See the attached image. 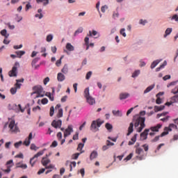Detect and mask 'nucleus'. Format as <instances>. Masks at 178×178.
Listing matches in <instances>:
<instances>
[{"instance_id": "15", "label": "nucleus", "mask_w": 178, "mask_h": 178, "mask_svg": "<svg viewBox=\"0 0 178 178\" xmlns=\"http://www.w3.org/2000/svg\"><path fill=\"white\" fill-rule=\"evenodd\" d=\"M51 163V160H49L48 158L47 157H42V161H41V163L43 166H47L48 163Z\"/></svg>"}, {"instance_id": "19", "label": "nucleus", "mask_w": 178, "mask_h": 178, "mask_svg": "<svg viewBox=\"0 0 178 178\" xmlns=\"http://www.w3.org/2000/svg\"><path fill=\"white\" fill-rule=\"evenodd\" d=\"M162 127V124H158L156 126L150 127L152 131H159V129Z\"/></svg>"}, {"instance_id": "28", "label": "nucleus", "mask_w": 178, "mask_h": 178, "mask_svg": "<svg viewBox=\"0 0 178 178\" xmlns=\"http://www.w3.org/2000/svg\"><path fill=\"white\" fill-rule=\"evenodd\" d=\"M37 3H41V2H43L44 6H47L48 3H49V0H36Z\"/></svg>"}, {"instance_id": "10", "label": "nucleus", "mask_w": 178, "mask_h": 178, "mask_svg": "<svg viewBox=\"0 0 178 178\" xmlns=\"http://www.w3.org/2000/svg\"><path fill=\"white\" fill-rule=\"evenodd\" d=\"M51 126L52 127H54V129H60V127H62V120H53L51 122Z\"/></svg>"}, {"instance_id": "35", "label": "nucleus", "mask_w": 178, "mask_h": 178, "mask_svg": "<svg viewBox=\"0 0 178 178\" xmlns=\"http://www.w3.org/2000/svg\"><path fill=\"white\" fill-rule=\"evenodd\" d=\"M140 70H136L133 74H132V77L134 79L136 77H138V76L140 74Z\"/></svg>"}, {"instance_id": "12", "label": "nucleus", "mask_w": 178, "mask_h": 178, "mask_svg": "<svg viewBox=\"0 0 178 178\" xmlns=\"http://www.w3.org/2000/svg\"><path fill=\"white\" fill-rule=\"evenodd\" d=\"M7 169L4 170L5 173H10V168L13 167V160H9L6 162Z\"/></svg>"}, {"instance_id": "18", "label": "nucleus", "mask_w": 178, "mask_h": 178, "mask_svg": "<svg viewBox=\"0 0 178 178\" xmlns=\"http://www.w3.org/2000/svg\"><path fill=\"white\" fill-rule=\"evenodd\" d=\"M137 136L138 134H136L131 139V140L129 142L128 145H133L137 141Z\"/></svg>"}, {"instance_id": "3", "label": "nucleus", "mask_w": 178, "mask_h": 178, "mask_svg": "<svg viewBox=\"0 0 178 178\" xmlns=\"http://www.w3.org/2000/svg\"><path fill=\"white\" fill-rule=\"evenodd\" d=\"M45 151H47V149H44L43 150L38 152L30 159L29 163L31 165L32 168L34 166V165H35L37 161H38L39 156L44 155V152H45Z\"/></svg>"}, {"instance_id": "13", "label": "nucleus", "mask_w": 178, "mask_h": 178, "mask_svg": "<svg viewBox=\"0 0 178 178\" xmlns=\"http://www.w3.org/2000/svg\"><path fill=\"white\" fill-rule=\"evenodd\" d=\"M149 132V129H146L143 132L140 134V140L144 141V140H147L148 138V133Z\"/></svg>"}, {"instance_id": "29", "label": "nucleus", "mask_w": 178, "mask_h": 178, "mask_svg": "<svg viewBox=\"0 0 178 178\" xmlns=\"http://www.w3.org/2000/svg\"><path fill=\"white\" fill-rule=\"evenodd\" d=\"M16 168H21V169H27V165L26 164H22L21 163H17L16 164Z\"/></svg>"}, {"instance_id": "45", "label": "nucleus", "mask_w": 178, "mask_h": 178, "mask_svg": "<svg viewBox=\"0 0 178 178\" xmlns=\"http://www.w3.org/2000/svg\"><path fill=\"white\" fill-rule=\"evenodd\" d=\"M92 75V72L90 71L86 74V80H90L91 76Z\"/></svg>"}, {"instance_id": "30", "label": "nucleus", "mask_w": 178, "mask_h": 178, "mask_svg": "<svg viewBox=\"0 0 178 178\" xmlns=\"http://www.w3.org/2000/svg\"><path fill=\"white\" fill-rule=\"evenodd\" d=\"M0 33L5 37V38H8V37H9V33H8V32L6 31V29H3L2 30Z\"/></svg>"}, {"instance_id": "60", "label": "nucleus", "mask_w": 178, "mask_h": 178, "mask_svg": "<svg viewBox=\"0 0 178 178\" xmlns=\"http://www.w3.org/2000/svg\"><path fill=\"white\" fill-rule=\"evenodd\" d=\"M113 19H116L117 17H119V13L114 12L113 14Z\"/></svg>"}, {"instance_id": "38", "label": "nucleus", "mask_w": 178, "mask_h": 178, "mask_svg": "<svg viewBox=\"0 0 178 178\" xmlns=\"http://www.w3.org/2000/svg\"><path fill=\"white\" fill-rule=\"evenodd\" d=\"M81 33H83V27H80L74 33V35H78L79 34H80Z\"/></svg>"}, {"instance_id": "14", "label": "nucleus", "mask_w": 178, "mask_h": 178, "mask_svg": "<svg viewBox=\"0 0 178 178\" xmlns=\"http://www.w3.org/2000/svg\"><path fill=\"white\" fill-rule=\"evenodd\" d=\"M33 138V133H30L28 137V139L26 138L25 140L24 141L23 144L24 145H26V147H29L30 145V143Z\"/></svg>"}, {"instance_id": "34", "label": "nucleus", "mask_w": 178, "mask_h": 178, "mask_svg": "<svg viewBox=\"0 0 178 178\" xmlns=\"http://www.w3.org/2000/svg\"><path fill=\"white\" fill-rule=\"evenodd\" d=\"M143 152H144V150L141 149V147H136V154H137L138 155H141Z\"/></svg>"}, {"instance_id": "42", "label": "nucleus", "mask_w": 178, "mask_h": 178, "mask_svg": "<svg viewBox=\"0 0 178 178\" xmlns=\"http://www.w3.org/2000/svg\"><path fill=\"white\" fill-rule=\"evenodd\" d=\"M54 113H55V108L54 106H51L50 108L49 115L52 117L54 116Z\"/></svg>"}, {"instance_id": "39", "label": "nucleus", "mask_w": 178, "mask_h": 178, "mask_svg": "<svg viewBox=\"0 0 178 178\" xmlns=\"http://www.w3.org/2000/svg\"><path fill=\"white\" fill-rule=\"evenodd\" d=\"M84 153V150L80 152V153H76L73 155V159H77V158H79V156H80L81 154Z\"/></svg>"}, {"instance_id": "54", "label": "nucleus", "mask_w": 178, "mask_h": 178, "mask_svg": "<svg viewBox=\"0 0 178 178\" xmlns=\"http://www.w3.org/2000/svg\"><path fill=\"white\" fill-rule=\"evenodd\" d=\"M33 112H36L37 111H41V107H40L39 106H37L33 108Z\"/></svg>"}, {"instance_id": "44", "label": "nucleus", "mask_w": 178, "mask_h": 178, "mask_svg": "<svg viewBox=\"0 0 178 178\" xmlns=\"http://www.w3.org/2000/svg\"><path fill=\"white\" fill-rule=\"evenodd\" d=\"M161 135L160 136H155V138L154 139H152L151 140L152 143H156V141H159V138H161Z\"/></svg>"}, {"instance_id": "48", "label": "nucleus", "mask_w": 178, "mask_h": 178, "mask_svg": "<svg viewBox=\"0 0 178 178\" xmlns=\"http://www.w3.org/2000/svg\"><path fill=\"white\" fill-rule=\"evenodd\" d=\"M53 38H54V37L52 36V35H48L47 36V42H51V41H52Z\"/></svg>"}, {"instance_id": "33", "label": "nucleus", "mask_w": 178, "mask_h": 178, "mask_svg": "<svg viewBox=\"0 0 178 178\" xmlns=\"http://www.w3.org/2000/svg\"><path fill=\"white\" fill-rule=\"evenodd\" d=\"M62 116H63V109L58 108V112L57 113V118H62Z\"/></svg>"}, {"instance_id": "11", "label": "nucleus", "mask_w": 178, "mask_h": 178, "mask_svg": "<svg viewBox=\"0 0 178 178\" xmlns=\"http://www.w3.org/2000/svg\"><path fill=\"white\" fill-rule=\"evenodd\" d=\"M73 133V126L69 125L64 131V138H66L67 136H70Z\"/></svg>"}, {"instance_id": "56", "label": "nucleus", "mask_w": 178, "mask_h": 178, "mask_svg": "<svg viewBox=\"0 0 178 178\" xmlns=\"http://www.w3.org/2000/svg\"><path fill=\"white\" fill-rule=\"evenodd\" d=\"M177 83V81L170 82L167 85V87L169 88V87H171V86H176Z\"/></svg>"}, {"instance_id": "47", "label": "nucleus", "mask_w": 178, "mask_h": 178, "mask_svg": "<svg viewBox=\"0 0 178 178\" xmlns=\"http://www.w3.org/2000/svg\"><path fill=\"white\" fill-rule=\"evenodd\" d=\"M106 129H107V130H112V129H113V127L112 126V124H111L109 123H106Z\"/></svg>"}, {"instance_id": "40", "label": "nucleus", "mask_w": 178, "mask_h": 178, "mask_svg": "<svg viewBox=\"0 0 178 178\" xmlns=\"http://www.w3.org/2000/svg\"><path fill=\"white\" fill-rule=\"evenodd\" d=\"M171 93L176 95V94H178V86H177L175 88L172 89Z\"/></svg>"}, {"instance_id": "5", "label": "nucleus", "mask_w": 178, "mask_h": 178, "mask_svg": "<svg viewBox=\"0 0 178 178\" xmlns=\"http://www.w3.org/2000/svg\"><path fill=\"white\" fill-rule=\"evenodd\" d=\"M172 129H175L176 130H177V125L175 124H170L168 127H165L164 131L161 134V137H164V136H168V134H169V131H172Z\"/></svg>"}, {"instance_id": "37", "label": "nucleus", "mask_w": 178, "mask_h": 178, "mask_svg": "<svg viewBox=\"0 0 178 178\" xmlns=\"http://www.w3.org/2000/svg\"><path fill=\"white\" fill-rule=\"evenodd\" d=\"M83 148H84V143H79L78 145L77 151H80L81 152Z\"/></svg>"}, {"instance_id": "64", "label": "nucleus", "mask_w": 178, "mask_h": 178, "mask_svg": "<svg viewBox=\"0 0 178 178\" xmlns=\"http://www.w3.org/2000/svg\"><path fill=\"white\" fill-rule=\"evenodd\" d=\"M173 20H175V22H178V15H174L172 17Z\"/></svg>"}, {"instance_id": "2", "label": "nucleus", "mask_w": 178, "mask_h": 178, "mask_svg": "<svg viewBox=\"0 0 178 178\" xmlns=\"http://www.w3.org/2000/svg\"><path fill=\"white\" fill-rule=\"evenodd\" d=\"M83 95L85 98L86 99L88 104H89V105H94V104H95V99H94L93 97H91V95H90L89 88H86L85 89Z\"/></svg>"}, {"instance_id": "21", "label": "nucleus", "mask_w": 178, "mask_h": 178, "mask_svg": "<svg viewBox=\"0 0 178 178\" xmlns=\"http://www.w3.org/2000/svg\"><path fill=\"white\" fill-rule=\"evenodd\" d=\"M155 88V85H151L149 87H147L145 90H144V94H147V92H149L150 91H152L154 88Z\"/></svg>"}, {"instance_id": "22", "label": "nucleus", "mask_w": 178, "mask_h": 178, "mask_svg": "<svg viewBox=\"0 0 178 178\" xmlns=\"http://www.w3.org/2000/svg\"><path fill=\"white\" fill-rule=\"evenodd\" d=\"M62 73H63L64 74H67V73L69 72V67L67 66V64H65L63 69L61 70Z\"/></svg>"}, {"instance_id": "55", "label": "nucleus", "mask_w": 178, "mask_h": 178, "mask_svg": "<svg viewBox=\"0 0 178 178\" xmlns=\"http://www.w3.org/2000/svg\"><path fill=\"white\" fill-rule=\"evenodd\" d=\"M43 83H44V86H47V84H48V83H49V77H46L43 80Z\"/></svg>"}, {"instance_id": "4", "label": "nucleus", "mask_w": 178, "mask_h": 178, "mask_svg": "<svg viewBox=\"0 0 178 178\" xmlns=\"http://www.w3.org/2000/svg\"><path fill=\"white\" fill-rule=\"evenodd\" d=\"M24 83V79L22 78L21 79H16V83L15 84V87L11 88L10 89V92L13 95H15V94H16V92H17V89L22 87V83Z\"/></svg>"}, {"instance_id": "46", "label": "nucleus", "mask_w": 178, "mask_h": 178, "mask_svg": "<svg viewBox=\"0 0 178 178\" xmlns=\"http://www.w3.org/2000/svg\"><path fill=\"white\" fill-rule=\"evenodd\" d=\"M70 172L73 170V168H76V161L72 162L70 165Z\"/></svg>"}, {"instance_id": "49", "label": "nucleus", "mask_w": 178, "mask_h": 178, "mask_svg": "<svg viewBox=\"0 0 178 178\" xmlns=\"http://www.w3.org/2000/svg\"><path fill=\"white\" fill-rule=\"evenodd\" d=\"M106 9H108V6L104 5L103 6H102L101 10H102V13H105Z\"/></svg>"}, {"instance_id": "26", "label": "nucleus", "mask_w": 178, "mask_h": 178, "mask_svg": "<svg viewBox=\"0 0 178 178\" xmlns=\"http://www.w3.org/2000/svg\"><path fill=\"white\" fill-rule=\"evenodd\" d=\"M66 49H67V51H74V47H73V45H72V44L70 43H67L66 44Z\"/></svg>"}, {"instance_id": "25", "label": "nucleus", "mask_w": 178, "mask_h": 178, "mask_svg": "<svg viewBox=\"0 0 178 178\" xmlns=\"http://www.w3.org/2000/svg\"><path fill=\"white\" fill-rule=\"evenodd\" d=\"M172 28H168L165 30V34L163 35L164 38H166V37H168V35H170V34L172 33Z\"/></svg>"}, {"instance_id": "41", "label": "nucleus", "mask_w": 178, "mask_h": 178, "mask_svg": "<svg viewBox=\"0 0 178 178\" xmlns=\"http://www.w3.org/2000/svg\"><path fill=\"white\" fill-rule=\"evenodd\" d=\"M171 100L173 103L178 102V95H175V96L172 97Z\"/></svg>"}, {"instance_id": "1", "label": "nucleus", "mask_w": 178, "mask_h": 178, "mask_svg": "<svg viewBox=\"0 0 178 178\" xmlns=\"http://www.w3.org/2000/svg\"><path fill=\"white\" fill-rule=\"evenodd\" d=\"M135 127H138L137 131L138 133H141L143 129L145 127V118L139 117L136 119V122L134 124Z\"/></svg>"}, {"instance_id": "53", "label": "nucleus", "mask_w": 178, "mask_h": 178, "mask_svg": "<svg viewBox=\"0 0 178 178\" xmlns=\"http://www.w3.org/2000/svg\"><path fill=\"white\" fill-rule=\"evenodd\" d=\"M124 31H126V29H122L120 31L121 35H123V37H126V35H127L126 33Z\"/></svg>"}, {"instance_id": "9", "label": "nucleus", "mask_w": 178, "mask_h": 178, "mask_svg": "<svg viewBox=\"0 0 178 178\" xmlns=\"http://www.w3.org/2000/svg\"><path fill=\"white\" fill-rule=\"evenodd\" d=\"M17 65V63H15L12 70L10 71H9L8 76L10 77H16L17 76V67H16Z\"/></svg>"}, {"instance_id": "6", "label": "nucleus", "mask_w": 178, "mask_h": 178, "mask_svg": "<svg viewBox=\"0 0 178 178\" xmlns=\"http://www.w3.org/2000/svg\"><path fill=\"white\" fill-rule=\"evenodd\" d=\"M104 123V121H101L99 120L95 121H92L91 126H90V129L92 130V131H97L98 129L97 127H101V125Z\"/></svg>"}, {"instance_id": "43", "label": "nucleus", "mask_w": 178, "mask_h": 178, "mask_svg": "<svg viewBox=\"0 0 178 178\" xmlns=\"http://www.w3.org/2000/svg\"><path fill=\"white\" fill-rule=\"evenodd\" d=\"M97 34H98V32H97V31H92V32H91V31H89V35H88L89 37H92V35H97Z\"/></svg>"}, {"instance_id": "58", "label": "nucleus", "mask_w": 178, "mask_h": 178, "mask_svg": "<svg viewBox=\"0 0 178 178\" xmlns=\"http://www.w3.org/2000/svg\"><path fill=\"white\" fill-rule=\"evenodd\" d=\"M51 147L55 148V147H58V142L56 140H54L51 145Z\"/></svg>"}, {"instance_id": "62", "label": "nucleus", "mask_w": 178, "mask_h": 178, "mask_svg": "<svg viewBox=\"0 0 178 178\" xmlns=\"http://www.w3.org/2000/svg\"><path fill=\"white\" fill-rule=\"evenodd\" d=\"M57 138H58V140H62V132H58L57 134Z\"/></svg>"}, {"instance_id": "32", "label": "nucleus", "mask_w": 178, "mask_h": 178, "mask_svg": "<svg viewBox=\"0 0 178 178\" xmlns=\"http://www.w3.org/2000/svg\"><path fill=\"white\" fill-rule=\"evenodd\" d=\"M129 94L127 93H121L120 95V99H126V98H128Z\"/></svg>"}, {"instance_id": "51", "label": "nucleus", "mask_w": 178, "mask_h": 178, "mask_svg": "<svg viewBox=\"0 0 178 178\" xmlns=\"http://www.w3.org/2000/svg\"><path fill=\"white\" fill-rule=\"evenodd\" d=\"M22 144H23V142L19 141V142L15 143L14 145L15 148H19V146L22 145Z\"/></svg>"}, {"instance_id": "27", "label": "nucleus", "mask_w": 178, "mask_h": 178, "mask_svg": "<svg viewBox=\"0 0 178 178\" xmlns=\"http://www.w3.org/2000/svg\"><path fill=\"white\" fill-rule=\"evenodd\" d=\"M166 65H168V63L166 62V60H165L163 63L161 65H160V67L156 69V72H159L161 69H163V67H165Z\"/></svg>"}, {"instance_id": "59", "label": "nucleus", "mask_w": 178, "mask_h": 178, "mask_svg": "<svg viewBox=\"0 0 178 178\" xmlns=\"http://www.w3.org/2000/svg\"><path fill=\"white\" fill-rule=\"evenodd\" d=\"M42 105H45V104H48V99H47V98L42 99Z\"/></svg>"}, {"instance_id": "16", "label": "nucleus", "mask_w": 178, "mask_h": 178, "mask_svg": "<svg viewBox=\"0 0 178 178\" xmlns=\"http://www.w3.org/2000/svg\"><path fill=\"white\" fill-rule=\"evenodd\" d=\"M66 79L65 75L62 72H59L57 74V80L58 81H64V80Z\"/></svg>"}, {"instance_id": "36", "label": "nucleus", "mask_w": 178, "mask_h": 178, "mask_svg": "<svg viewBox=\"0 0 178 178\" xmlns=\"http://www.w3.org/2000/svg\"><path fill=\"white\" fill-rule=\"evenodd\" d=\"M112 112L115 116H122V113H120L119 110L118 111L113 110Z\"/></svg>"}, {"instance_id": "52", "label": "nucleus", "mask_w": 178, "mask_h": 178, "mask_svg": "<svg viewBox=\"0 0 178 178\" xmlns=\"http://www.w3.org/2000/svg\"><path fill=\"white\" fill-rule=\"evenodd\" d=\"M133 158V153H130L126 158L125 161H130Z\"/></svg>"}, {"instance_id": "20", "label": "nucleus", "mask_w": 178, "mask_h": 178, "mask_svg": "<svg viewBox=\"0 0 178 178\" xmlns=\"http://www.w3.org/2000/svg\"><path fill=\"white\" fill-rule=\"evenodd\" d=\"M97 156H98V152H97V151L94 150L90 156V161H92V159H95V158H97Z\"/></svg>"}, {"instance_id": "8", "label": "nucleus", "mask_w": 178, "mask_h": 178, "mask_svg": "<svg viewBox=\"0 0 178 178\" xmlns=\"http://www.w3.org/2000/svg\"><path fill=\"white\" fill-rule=\"evenodd\" d=\"M8 127L10 129V131H13V133H17L19 131V128L17 127V125H16L14 120H10Z\"/></svg>"}, {"instance_id": "24", "label": "nucleus", "mask_w": 178, "mask_h": 178, "mask_svg": "<svg viewBox=\"0 0 178 178\" xmlns=\"http://www.w3.org/2000/svg\"><path fill=\"white\" fill-rule=\"evenodd\" d=\"M161 60H154L152 64H151V69H154L155 67H156V66L160 63Z\"/></svg>"}, {"instance_id": "23", "label": "nucleus", "mask_w": 178, "mask_h": 178, "mask_svg": "<svg viewBox=\"0 0 178 178\" xmlns=\"http://www.w3.org/2000/svg\"><path fill=\"white\" fill-rule=\"evenodd\" d=\"M165 109V106H154V112H159L161 111H163Z\"/></svg>"}, {"instance_id": "57", "label": "nucleus", "mask_w": 178, "mask_h": 178, "mask_svg": "<svg viewBox=\"0 0 178 178\" xmlns=\"http://www.w3.org/2000/svg\"><path fill=\"white\" fill-rule=\"evenodd\" d=\"M73 140H79V132H76V134L73 136L72 138Z\"/></svg>"}, {"instance_id": "7", "label": "nucleus", "mask_w": 178, "mask_h": 178, "mask_svg": "<svg viewBox=\"0 0 178 178\" xmlns=\"http://www.w3.org/2000/svg\"><path fill=\"white\" fill-rule=\"evenodd\" d=\"M33 90L35 91L33 94H37L36 98H42V97H44V93H42L44 89H42V87L35 86L33 87Z\"/></svg>"}, {"instance_id": "31", "label": "nucleus", "mask_w": 178, "mask_h": 178, "mask_svg": "<svg viewBox=\"0 0 178 178\" xmlns=\"http://www.w3.org/2000/svg\"><path fill=\"white\" fill-rule=\"evenodd\" d=\"M16 55L18 56V58H22L24 54H26V51H17L15 52Z\"/></svg>"}, {"instance_id": "50", "label": "nucleus", "mask_w": 178, "mask_h": 178, "mask_svg": "<svg viewBox=\"0 0 178 178\" xmlns=\"http://www.w3.org/2000/svg\"><path fill=\"white\" fill-rule=\"evenodd\" d=\"M166 115H168V113H166V112L160 113V114H157L156 119H159V118H161V116H166Z\"/></svg>"}, {"instance_id": "61", "label": "nucleus", "mask_w": 178, "mask_h": 178, "mask_svg": "<svg viewBox=\"0 0 178 178\" xmlns=\"http://www.w3.org/2000/svg\"><path fill=\"white\" fill-rule=\"evenodd\" d=\"M143 147L144 148V149H145V151L146 152H148V149H149L148 145H147V144L143 145Z\"/></svg>"}, {"instance_id": "17", "label": "nucleus", "mask_w": 178, "mask_h": 178, "mask_svg": "<svg viewBox=\"0 0 178 178\" xmlns=\"http://www.w3.org/2000/svg\"><path fill=\"white\" fill-rule=\"evenodd\" d=\"M134 124L133 122H131L129 124V127L128 128V133L127 134V136H130V134L134 131Z\"/></svg>"}, {"instance_id": "63", "label": "nucleus", "mask_w": 178, "mask_h": 178, "mask_svg": "<svg viewBox=\"0 0 178 178\" xmlns=\"http://www.w3.org/2000/svg\"><path fill=\"white\" fill-rule=\"evenodd\" d=\"M44 172H45V168H42V169L39 170V171L38 172V175H42V173H44Z\"/></svg>"}]
</instances>
